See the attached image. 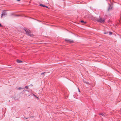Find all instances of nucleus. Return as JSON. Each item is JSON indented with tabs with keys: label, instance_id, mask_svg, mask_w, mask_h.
Segmentation results:
<instances>
[{
	"label": "nucleus",
	"instance_id": "nucleus-13",
	"mask_svg": "<svg viewBox=\"0 0 121 121\" xmlns=\"http://www.w3.org/2000/svg\"><path fill=\"white\" fill-rule=\"evenodd\" d=\"M44 73H45V72L42 73H41V74H42V75L44 74Z\"/></svg>",
	"mask_w": 121,
	"mask_h": 121
},
{
	"label": "nucleus",
	"instance_id": "nucleus-14",
	"mask_svg": "<svg viewBox=\"0 0 121 121\" xmlns=\"http://www.w3.org/2000/svg\"><path fill=\"white\" fill-rule=\"evenodd\" d=\"M78 91L79 92H80V90L79 89V88H78Z\"/></svg>",
	"mask_w": 121,
	"mask_h": 121
},
{
	"label": "nucleus",
	"instance_id": "nucleus-4",
	"mask_svg": "<svg viewBox=\"0 0 121 121\" xmlns=\"http://www.w3.org/2000/svg\"><path fill=\"white\" fill-rule=\"evenodd\" d=\"M7 14V13L6 12V11L4 10L2 12V13L1 14V18H2L3 16L6 15Z\"/></svg>",
	"mask_w": 121,
	"mask_h": 121
},
{
	"label": "nucleus",
	"instance_id": "nucleus-18",
	"mask_svg": "<svg viewBox=\"0 0 121 121\" xmlns=\"http://www.w3.org/2000/svg\"><path fill=\"white\" fill-rule=\"evenodd\" d=\"M110 9V8H109V9H108V10H109Z\"/></svg>",
	"mask_w": 121,
	"mask_h": 121
},
{
	"label": "nucleus",
	"instance_id": "nucleus-16",
	"mask_svg": "<svg viewBox=\"0 0 121 121\" xmlns=\"http://www.w3.org/2000/svg\"><path fill=\"white\" fill-rule=\"evenodd\" d=\"M1 26V24L0 23V27Z\"/></svg>",
	"mask_w": 121,
	"mask_h": 121
},
{
	"label": "nucleus",
	"instance_id": "nucleus-21",
	"mask_svg": "<svg viewBox=\"0 0 121 121\" xmlns=\"http://www.w3.org/2000/svg\"><path fill=\"white\" fill-rule=\"evenodd\" d=\"M25 119H26V118H25Z\"/></svg>",
	"mask_w": 121,
	"mask_h": 121
},
{
	"label": "nucleus",
	"instance_id": "nucleus-11",
	"mask_svg": "<svg viewBox=\"0 0 121 121\" xmlns=\"http://www.w3.org/2000/svg\"><path fill=\"white\" fill-rule=\"evenodd\" d=\"M33 95L34 96H35V97H36V96L35 95H34V94H33Z\"/></svg>",
	"mask_w": 121,
	"mask_h": 121
},
{
	"label": "nucleus",
	"instance_id": "nucleus-19",
	"mask_svg": "<svg viewBox=\"0 0 121 121\" xmlns=\"http://www.w3.org/2000/svg\"><path fill=\"white\" fill-rule=\"evenodd\" d=\"M86 83L87 84H88V83L87 82Z\"/></svg>",
	"mask_w": 121,
	"mask_h": 121
},
{
	"label": "nucleus",
	"instance_id": "nucleus-8",
	"mask_svg": "<svg viewBox=\"0 0 121 121\" xmlns=\"http://www.w3.org/2000/svg\"><path fill=\"white\" fill-rule=\"evenodd\" d=\"M100 115H102L103 116H105V114L104 113H100Z\"/></svg>",
	"mask_w": 121,
	"mask_h": 121
},
{
	"label": "nucleus",
	"instance_id": "nucleus-15",
	"mask_svg": "<svg viewBox=\"0 0 121 121\" xmlns=\"http://www.w3.org/2000/svg\"><path fill=\"white\" fill-rule=\"evenodd\" d=\"M37 99H38V97H37L36 96V97H35Z\"/></svg>",
	"mask_w": 121,
	"mask_h": 121
},
{
	"label": "nucleus",
	"instance_id": "nucleus-20",
	"mask_svg": "<svg viewBox=\"0 0 121 121\" xmlns=\"http://www.w3.org/2000/svg\"><path fill=\"white\" fill-rule=\"evenodd\" d=\"M104 33L105 34H106L107 33Z\"/></svg>",
	"mask_w": 121,
	"mask_h": 121
},
{
	"label": "nucleus",
	"instance_id": "nucleus-10",
	"mask_svg": "<svg viewBox=\"0 0 121 121\" xmlns=\"http://www.w3.org/2000/svg\"><path fill=\"white\" fill-rule=\"evenodd\" d=\"M25 87L26 89H28V86H25Z\"/></svg>",
	"mask_w": 121,
	"mask_h": 121
},
{
	"label": "nucleus",
	"instance_id": "nucleus-12",
	"mask_svg": "<svg viewBox=\"0 0 121 121\" xmlns=\"http://www.w3.org/2000/svg\"><path fill=\"white\" fill-rule=\"evenodd\" d=\"M21 89H22V88L21 87H20L18 88V89H19V90H20Z\"/></svg>",
	"mask_w": 121,
	"mask_h": 121
},
{
	"label": "nucleus",
	"instance_id": "nucleus-1",
	"mask_svg": "<svg viewBox=\"0 0 121 121\" xmlns=\"http://www.w3.org/2000/svg\"><path fill=\"white\" fill-rule=\"evenodd\" d=\"M24 30L28 35H29L31 37L33 36V35L32 34L31 32L30 31L29 29H24Z\"/></svg>",
	"mask_w": 121,
	"mask_h": 121
},
{
	"label": "nucleus",
	"instance_id": "nucleus-7",
	"mask_svg": "<svg viewBox=\"0 0 121 121\" xmlns=\"http://www.w3.org/2000/svg\"><path fill=\"white\" fill-rule=\"evenodd\" d=\"M17 62L18 63H20L21 62H22L21 60H17Z\"/></svg>",
	"mask_w": 121,
	"mask_h": 121
},
{
	"label": "nucleus",
	"instance_id": "nucleus-2",
	"mask_svg": "<svg viewBox=\"0 0 121 121\" xmlns=\"http://www.w3.org/2000/svg\"><path fill=\"white\" fill-rule=\"evenodd\" d=\"M105 20V19L104 18H100L98 19L97 21L101 23H103L104 22Z\"/></svg>",
	"mask_w": 121,
	"mask_h": 121
},
{
	"label": "nucleus",
	"instance_id": "nucleus-17",
	"mask_svg": "<svg viewBox=\"0 0 121 121\" xmlns=\"http://www.w3.org/2000/svg\"><path fill=\"white\" fill-rule=\"evenodd\" d=\"M20 0H17L18 1H20Z\"/></svg>",
	"mask_w": 121,
	"mask_h": 121
},
{
	"label": "nucleus",
	"instance_id": "nucleus-5",
	"mask_svg": "<svg viewBox=\"0 0 121 121\" xmlns=\"http://www.w3.org/2000/svg\"><path fill=\"white\" fill-rule=\"evenodd\" d=\"M40 5L41 6H43V7H46L47 8H48V7L45 6L44 5H43L42 4H40Z\"/></svg>",
	"mask_w": 121,
	"mask_h": 121
},
{
	"label": "nucleus",
	"instance_id": "nucleus-6",
	"mask_svg": "<svg viewBox=\"0 0 121 121\" xmlns=\"http://www.w3.org/2000/svg\"><path fill=\"white\" fill-rule=\"evenodd\" d=\"M81 22L82 23H83L84 24H86V22H84V21L83 20L81 21Z\"/></svg>",
	"mask_w": 121,
	"mask_h": 121
},
{
	"label": "nucleus",
	"instance_id": "nucleus-9",
	"mask_svg": "<svg viewBox=\"0 0 121 121\" xmlns=\"http://www.w3.org/2000/svg\"><path fill=\"white\" fill-rule=\"evenodd\" d=\"M109 34L110 35H111L112 34V33L111 32H109Z\"/></svg>",
	"mask_w": 121,
	"mask_h": 121
},
{
	"label": "nucleus",
	"instance_id": "nucleus-3",
	"mask_svg": "<svg viewBox=\"0 0 121 121\" xmlns=\"http://www.w3.org/2000/svg\"><path fill=\"white\" fill-rule=\"evenodd\" d=\"M66 42L68 43H71L73 42V41L71 39H67L65 40Z\"/></svg>",
	"mask_w": 121,
	"mask_h": 121
}]
</instances>
